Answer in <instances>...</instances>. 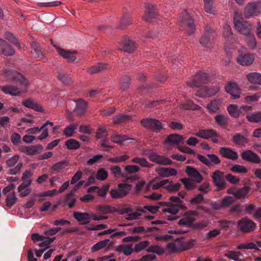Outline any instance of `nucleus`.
Returning a JSON list of instances; mask_svg holds the SVG:
<instances>
[{
	"label": "nucleus",
	"instance_id": "nucleus-27",
	"mask_svg": "<svg viewBox=\"0 0 261 261\" xmlns=\"http://www.w3.org/2000/svg\"><path fill=\"white\" fill-rule=\"evenodd\" d=\"M161 204L166 207L163 209V211L165 213H169L173 215L177 214L179 210L181 209L179 206L180 205H174L170 202H162Z\"/></svg>",
	"mask_w": 261,
	"mask_h": 261
},
{
	"label": "nucleus",
	"instance_id": "nucleus-53",
	"mask_svg": "<svg viewBox=\"0 0 261 261\" xmlns=\"http://www.w3.org/2000/svg\"><path fill=\"white\" fill-rule=\"evenodd\" d=\"M132 162L139 164L143 167H150L152 165L148 162L147 160L143 158L136 157L132 160Z\"/></svg>",
	"mask_w": 261,
	"mask_h": 261
},
{
	"label": "nucleus",
	"instance_id": "nucleus-63",
	"mask_svg": "<svg viewBox=\"0 0 261 261\" xmlns=\"http://www.w3.org/2000/svg\"><path fill=\"white\" fill-rule=\"evenodd\" d=\"M242 254L239 251H230L225 255L228 258L233 259L236 261H241V259L239 258L240 256H242Z\"/></svg>",
	"mask_w": 261,
	"mask_h": 261
},
{
	"label": "nucleus",
	"instance_id": "nucleus-17",
	"mask_svg": "<svg viewBox=\"0 0 261 261\" xmlns=\"http://www.w3.org/2000/svg\"><path fill=\"white\" fill-rule=\"evenodd\" d=\"M15 51L10 44L0 38V54L5 56H12Z\"/></svg>",
	"mask_w": 261,
	"mask_h": 261
},
{
	"label": "nucleus",
	"instance_id": "nucleus-28",
	"mask_svg": "<svg viewBox=\"0 0 261 261\" xmlns=\"http://www.w3.org/2000/svg\"><path fill=\"white\" fill-rule=\"evenodd\" d=\"M75 102L76 106L73 110L74 113L78 116L84 115L87 109V102L82 98L76 100Z\"/></svg>",
	"mask_w": 261,
	"mask_h": 261
},
{
	"label": "nucleus",
	"instance_id": "nucleus-62",
	"mask_svg": "<svg viewBox=\"0 0 261 261\" xmlns=\"http://www.w3.org/2000/svg\"><path fill=\"white\" fill-rule=\"evenodd\" d=\"M13 80L19 81L20 84L26 87L28 85V81L23 77V76L17 72H15L13 74Z\"/></svg>",
	"mask_w": 261,
	"mask_h": 261
},
{
	"label": "nucleus",
	"instance_id": "nucleus-54",
	"mask_svg": "<svg viewBox=\"0 0 261 261\" xmlns=\"http://www.w3.org/2000/svg\"><path fill=\"white\" fill-rule=\"evenodd\" d=\"M108 177V171L104 168H100L99 169L95 175V178L100 181H103L107 179Z\"/></svg>",
	"mask_w": 261,
	"mask_h": 261
},
{
	"label": "nucleus",
	"instance_id": "nucleus-16",
	"mask_svg": "<svg viewBox=\"0 0 261 261\" xmlns=\"http://www.w3.org/2000/svg\"><path fill=\"white\" fill-rule=\"evenodd\" d=\"M57 50L58 54L63 58L67 60L68 62H73L76 59V51H70L61 48L59 47L55 46Z\"/></svg>",
	"mask_w": 261,
	"mask_h": 261
},
{
	"label": "nucleus",
	"instance_id": "nucleus-11",
	"mask_svg": "<svg viewBox=\"0 0 261 261\" xmlns=\"http://www.w3.org/2000/svg\"><path fill=\"white\" fill-rule=\"evenodd\" d=\"M137 47V44L127 36L124 37L119 42V49L126 52L134 53Z\"/></svg>",
	"mask_w": 261,
	"mask_h": 261
},
{
	"label": "nucleus",
	"instance_id": "nucleus-39",
	"mask_svg": "<svg viewBox=\"0 0 261 261\" xmlns=\"http://www.w3.org/2000/svg\"><path fill=\"white\" fill-rule=\"evenodd\" d=\"M67 166V163L66 161H62L56 163L53 165L50 168V170L55 172H60L62 171Z\"/></svg>",
	"mask_w": 261,
	"mask_h": 261
},
{
	"label": "nucleus",
	"instance_id": "nucleus-48",
	"mask_svg": "<svg viewBox=\"0 0 261 261\" xmlns=\"http://www.w3.org/2000/svg\"><path fill=\"white\" fill-rule=\"evenodd\" d=\"M181 187V184L179 183H176L174 184L172 181H169L168 179V182L165 186V189L172 192H175L178 191Z\"/></svg>",
	"mask_w": 261,
	"mask_h": 261
},
{
	"label": "nucleus",
	"instance_id": "nucleus-4",
	"mask_svg": "<svg viewBox=\"0 0 261 261\" xmlns=\"http://www.w3.org/2000/svg\"><path fill=\"white\" fill-rule=\"evenodd\" d=\"M210 81L208 74L201 71H198L192 79L188 81L187 85L191 87H198Z\"/></svg>",
	"mask_w": 261,
	"mask_h": 261
},
{
	"label": "nucleus",
	"instance_id": "nucleus-8",
	"mask_svg": "<svg viewBox=\"0 0 261 261\" xmlns=\"http://www.w3.org/2000/svg\"><path fill=\"white\" fill-rule=\"evenodd\" d=\"M198 215V212L196 211H189L186 212L180 219L178 224L190 228L193 226V223L196 220V217Z\"/></svg>",
	"mask_w": 261,
	"mask_h": 261
},
{
	"label": "nucleus",
	"instance_id": "nucleus-44",
	"mask_svg": "<svg viewBox=\"0 0 261 261\" xmlns=\"http://www.w3.org/2000/svg\"><path fill=\"white\" fill-rule=\"evenodd\" d=\"M168 182V179H163L158 182H154L153 181H151L149 182L148 187L154 190H158L162 187L165 188V185H167Z\"/></svg>",
	"mask_w": 261,
	"mask_h": 261
},
{
	"label": "nucleus",
	"instance_id": "nucleus-46",
	"mask_svg": "<svg viewBox=\"0 0 261 261\" xmlns=\"http://www.w3.org/2000/svg\"><path fill=\"white\" fill-rule=\"evenodd\" d=\"M77 127V124L71 123L66 126L63 132V134L66 137H70L73 136Z\"/></svg>",
	"mask_w": 261,
	"mask_h": 261
},
{
	"label": "nucleus",
	"instance_id": "nucleus-5",
	"mask_svg": "<svg viewBox=\"0 0 261 261\" xmlns=\"http://www.w3.org/2000/svg\"><path fill=\"white\" fill-rule=\"evenodd\" d=\"M132 186L127 184H119L118 189H112L110 191L111 197L115 199L122 198L127 195L132 189Z\"/></svg>",
	"mask_w": 261,
	"mask_h": 261
},
{
	"label": "nucleus",
	"instance_id": "nucleus-50",
	"mask_svg": "<svg viewBox=\"0 0 261 261\" xmlns=\"http://www.w3.org/2000/svg\"><path fill=\"white\" fill-rule=\"evenodd\" d=\"M227 111L230 115L234 118L238 117L241 113L240 109L234 105H230L227 107Z\"/></svg>",
	"mask_w": 261,
	"mask_h": 261
},
{
	"label": "nucleus",
	"instance_id": "nucleus-45",
	"mask_svg": "<svg viewBox=\"0 0 261 261\" xmlns=\"http://www.w3.org/2000/svg\"><path fill=\"white\" fill-rule=\"evenodd\" d=\"M250 188L248 186H245L237 190L235 197L237 199L244 198L249 192Z\"/></svg>",
	"mask_w": 261,
	"mask_h": 261
},
{
	"label": "nucleus",
	"instance_id": "nucleus-31",
	"mask_svg": "<svg viewBox=\"0 0 261 261\" xmlns=\"http://www.w3.org/2000/svg\"><path fill=\"white\" fill-rule=\"evenodd\" d=\"M195 136L199 138L207 139L214 136H216V132L213 129H201L194 134Z\"/></svg>",
	"mask_w": 261,
	"mask_h": 261
},
{
	"label": "nucleus",
	"instance_id": "nucleus-52",
	"mask_svg": "<svg viewBox=\"0 0 261 261\" xmlns=\"http://www.w3.org/2000/svg\"><path fill=\"white\" fill-rule=\"evenodd\" d=\"M130 119L128 115L120 114L113 118V122L114 124H119Z\"/></svg>",
	"mask_w": 261,
	"mask_h": 261
},
{
	"label": "nucleus",
	"instance_id": "nucleus-12",
	"mask_svg": "<svg viewBox=\"0 0 261 261\" xmlns=\"http://www.w3.org/2000/svg\"><path fill=\"white\" fill-rule=\"evenodd\" d=\"M141 125L147 128L155 131H160L163 128L162 123L155 119L146 118L141 121Z\"/></svg>",
	"mask_w": 261,
	"mask_h": 261
},
{
	"label": "nucleus",
	"instance_id": "nucleus-57",
	"mask_svg": "<svg viewBox=\"0 0 261 261\" xmlns=\"http://www.w3.org/2000/svg\"><path fill=\"white\" fill-rule=\"evenodd\" d=\"M147 251L148 252L155 253L161 255L164 253V249L158 245H151L147 249Z\"/></svg>",
	"mask_w": 261,
	"mask_h": 261
},
{
	"label": "nucleus",
	"instance_id": "nucleus-29",
	"mask_svg": "<svg viewBox=\"0 0 261 261\" xmlns=\"http://www.w3.org/2000/svg\"><path fill=\"white\" fill-rule=\"evenodd\" d=\"M73 215L74 218L82 224H87L90 222V216L89 213L74 212Z\"/></svg>",
	"mask_w": 261,
	"mask_h": 261
},
{
	"label": "nucleus",
	"instance_id": "nucleus-35",
	"mask_svg": "<svg viewBox=\"0 0 261 261\" xmlns=\"http://www.w3.org/2000/svg\"><path fill=\"white\" fill-rule=\"evenodd\" d=\"M247 80L252 84L261 85V74L256 73H250L247 75Z\"/></svg>",
	"mask_w": 261,
	"mask_h": 261
},
{
	"label": "nucleus",
	"instance_id": "nucleus-64",
	"mask_svg": "<svg viewBox=\"0 0 261 261\" xmlns=\"http://www.w3.org/2000/svg\"><path fill=\"white\" fill-rule=\"evenodd\" d=\"M32 175V172L30 170H26L22 175V179L23 180V184L27 185H31L32 183V179L31 177Z\"/></svg>",
	"mask_w": 261,
	"mask_h": 261
},
{
	"label": "nucleus",
	"instance_id": "nucleus-30",
	"mask_svg": "<svg viewBox=\"0 0 261 261\" xmlns=\"http://www.w3.org/2000/svg\"><path fill=\"white\" fill-rule=\"evenodd\" d=\"M1 89L4 93L12 96H18L20 93L18 88L11 85L1 86Z\"/></svg>",
	"mask_w": 261,
	"mask_h": 261
},
{
	"label": "nucleus",
	"instance_id": "nucleus-37",
	"mask_svg": "<svg viewBox=\"0 0 261 261\" xmlns=\"http://www.w3.org/2000/svg\"><path fill=\"white\" fill-rule=\"evenodd\" d=\"M129 138L125 135H121L116 133H114L111 137V140L112 142L121 144L124 141L128 140Z\"/></svg>",
	"mask_w": 261,
	"mask_h": 261
},
{
	"label": "nucleus",
	"instance_id": "nucleus-20",
	"mask_svg": "<svg viewBox=\"0 0 261 261\" xmlns=\"http://www.w3.org/2000/svg\"><path fill=\"white\" fill-rule=\"evenodd\" d=\"M185 172L189 177L197 183L200 182L203 179L201 174L195 168L188 166L186 168Z\"/></svg>",
	"mask_w": 261,
	"mask_h": 261
},
{
	"label": "nucleus",
	"instance_id": "nucleus-61",
	"mask_svg": "<svg viewBox=\"0 0 261 261\" xmlns=\"http://www.w3.org/2000/svg\"><path fill=\"white\" fill-rule=\"evenodd\" d=\"M48 124L52 126L54 124V123L51 122L49 121H47L46 122L43 124L40 128H39L38 127L31 128L28 130V132L29 134H35L39 132L41 130L44 129L46 127V126Z\"/></svg>",
	"mask_w": 261,
	"mask_h": 261
},
{
	"label": "nucleus",
	"instance_id": "nucleus-2",
	"mask_svg": "<svg viewBox=\"0 0 261 261\" xmlns=\"http://www.w3.org/2000/svg\"><path fill=\"white\" fill-rule=\"evenodd\" d=\"M234 23L236 29L240 33L246 35L251 32L250 24L248 22L244 20L238 12L234 13Z\"/></svg>",
	"mask_w": 261,
	"mask_h": 261
},
{
	"label": "nucleus",
	"instance_id": "nucleus-6",
	"mask_svg": "<svg viewBox=\"0 0 261 261\" xmlns=\"http://www.w3.org/2000/svg\"><path fill=\"white\" fill-rule=\"evenodd\" d=\"M224 173L222 171L216 170L212 174L213 181L216 187V191H220L227 187V183L225 180Z\"/></svg>",
	"mask_w": 261,
	"mask_h": 261
},
{
	"label": "nucleus",
	"instance_id": "nucleus-9",
	"mask_svg": "<svg viewBox=\"0 0 261 261\" xmlns=\"http://www.w3.org/2000/svg\"><path fill=\"white\" fill-rule=\"evenodd\" d=\"M238 227L241 231L244 233H249L254 230L256 225L251 219L244 218L238 221Z\"/></svg>",
	"mask_w": 261,
	"mask_h": 261
},
{
	"label": "nucleus",
	"instance_id": "nucleus-13",
	"mask_svg": "<svg viewBox=\"0 0 261 261\" xmlns=\"http://www.w3.org/2000/svg\"><path fill=\"white\" fill-rule=\"evenodd\" d=\"M225 91L230 95L231 99H237L240 97L241 90L237 84L233 82H229L225 86Z\"/></svg>",
	"mask_w": 261,
	"mask_h": 261
},
{
	"label": "nucleus",
	"instance_id": "nucleus-21",
	"mask_svg": "<svg viewBox=\"0 0 261 261\" xmlns=\"http://www.w3.org/2000/svg\"><path fill=\"white\" fill-rule=\"evenodd\" d=\"M22 104L25 107L32 109L37 112H43L44 110L41 106L35 100L32 98H28L23 100Z\"/></svg>",
	"mask_w": 261,
	"mask_h": 261
},
{
	"label": "nucleus",
	"instance_id": "nucleus-26",
	"mask_svg": "<svg viewBox=\"0 0 261 261\" xmlns=\"http://www.w3.org/2000/svg\"><path fill=\"white\" fill-rule=\"evenodd\" d=\"M220 153L223 157L230 160H236L238 158V153L229 148H221Z\"/></svg>",
	"mask_w": 261,
	"mask_h": 261
},
{
	"label": "nucleus",
	"instance_id": "nucleus-47",
	"mask_svg": "<svg viewBox=\"0 0 261 261\" xmlns=\"http://www.w3.org/2000/svg\"><path fill=\"white\" fill-rule=\"evenodd\" d=\"M247 119L249 122L257 123L261 122V111L251 113L247 116Z\"/></svg>",
	"mask_w": 261,
	"mask_h": 261
},
{
	"label": "nucleus",
	"instance_id": "nucleus-55",
	"mask_svg": "<svg viewBox=\"0 0 261 261\" xmlns=\"http://www.w3.org/2000/svg\"><path fill=\"white\" fill-rule=\"evenodd\" d=\"M245 36H246V42L248 46L252 49L255 48L256 46V42L254 35L250 32L249 34Z\"/></svg>",
	"mask_w": 261,
	"mask_h": 261
},
{
	"label": "nucleus",
	"instance_id": "nucleus-49",
	"mask_svg": "<svg viewBox=\"0 0 261 261\" xmlns=\"http://www.w3.org/2000/svg\"><path fill=\"white\" fill-rule=\"evenodd\" d=\"M30 185H27L22 183L18 187V191L20 193L21 197H25L28 195L31 192V189L29 188Z\"/></svg>",
	"mask_w": 261,
	"mask_h": 261
},
{
	"label": "nucleus",
	"instance_id": "nucleus-1",
	"mask_svg": "<svg viewBox=\"0 0 261 261\" xmlns=\"http://www.w3.org/2000/svg\"><path fill=\"white\" fill-rule=\"evenodd\" d=\"M178 21L181 30L188 35L194 33L195 30L194 20L187 11H184L180 14Z\"/></svg>",
	"mask_w": 261,
	"mask_h": 261
},
{
	"label": "nucleus",
	"instance_id": "nucleus-22",
	"mask_svg": "<svg viewBox=\"0 0 261 261\" xmlns=\"http://www.w3.org/2000/svg\"><path fill=\"white\" fill-rule=\"evenodd\" d=\"M155 171L160 176L162 177H168L175 176L177 173L176 170L171 167L157 168L155 169Z\"/></svg>",
	"mask_w": 261,
	"mask_h": 261
},
{
	"label": "nucleus",
	"instance_id": "nucleus-38",
	"mask_svg": "<svg viewBox=\"0 0 261 261\" xmlns=\"http://www.w3.org/2000/svg\"><path fill=\"white\" fill-rule=\"evenodd\" d=\"M232 141L236 144L240 146H245L249 141L248 139L240 134L234 135L232 138Z\"/></svg>",
	"mask_w": 261,
	"mask_h": 261
},
{
	"label": "nucleus",
	"instance_id": "nucleus-40",
	"mask_svg": "<svg viewBox=\"0 0 261 261\" xmlns=\"http://www.w3.org/2000/svg\"><path fill=\"white\" fill-rule=\"evenodd\" d=\"M221 103V101L219 99L214 100L207 105V108L210 111L217 113L219 110Z\"/></svg>",
	"mask_w": 261,
	"mask_h": 261
},
{
	"label": "nucleus",
	"instance_id": "nucleus-23",
	"mask_svg": "<svg viewBox=\"0 0 261 261\" xmlns=\"http://www.w3.org/2000/svg\"><path fill=\"white\" fill-rule=\"evenodd\" d=\"M110 68V66L108 64L99 63L89 67L87 69V72L90 74H93L108 70Z\"/></svg>",
	"mask_w": 261,
	"mask_h": 261
},
{
	"label": "nucleus",
	"instance_id": "nucleus-14",
	"mask_svg": "<svg viewBox=\"0 0 261 261\" xmlns=\"http://www.w3.org/2000/svg\"><path fill=\"white\" fill-rule=\"evenodd\" d=\"M148 158L150 161L160 165H169L172 163V161L168 158L154 152L150 153L148 155Z\"/></svg>",
	"mask_w": 261,
	"mask_h": 261
},
{
	"label": "nucleus",
	"instance_id": "nucleus-10",
	"mask_svg": "<svg viewBox=\"0 0 261 261\" xmlns=\"http://www.w3.org/2000/svg\"><path fill=\"white\" fill-rule=\"evenodd\" d=\"M145 11L142 16V19L145 21H151L158 16V12L156 6L150 3L145 4Z\"/></svg>",
	"mask_w": 261,
	"mask_h": 261
},
{
	"label": "nucleus",
	"instance_id": "nucleus-58",
	"mask_svg": "<svg viewBox=\"0 0 261 261\" xmlns=\"http://www.w3.org/2000/svg\"><path fill=\"white\" fill-rule=\"evenodd\" d=\"M132 24V20L129 15L124 16L120 21L119 28L124 29Z\"/></svg>",
	"mask_w": 261,
	"mask_h": 261
},
{
	"label": "nucleus",
	"instance_id": "nucleus-3",
	"mask_svg": "<svg viewBox=\"0 0 261 261\" xmlns=\"http://www.w3.org/2000/svg\"><path fill=\"white\" fill-rule=\"evenodd\" d=\"M216 37L215 31L209 26H206L204 34L199 40V42L203 47L210 48L212 47Z\"/></svg>",
	"mask_w": 261,
	"mask_h": 261
},
{
	"label": "nucleus",
	"instance_id": "nucleus-41",
	"mask_svg": "<svg viewBox=\"0 0 261 261\" xmlns=\"http://www.w3.org/2000/svg\"><path fill=\"white\" fill-rule=\"evenodd\" d=\"M110 242L109 239H106L94 244L91 248V251L94 252L104 248Z\"/></svg>",
	"mask_w": 261,
	"mask_h": 261
},
{
	"label": "nucleus",
	"instance_id": "nucleus-43",
	"mask_svg": "<svg viewBox=\"0 0 261 261\" xmlns=\"http://www.w3.org/2000/svg\"><path fill=\"white\" fill-rule=\"evenodd\" d=\"M201 107L197 105L194 103L192 101H188L179 105L180 109L198 110Z\"/></svg>",
	"mask_w": 261,
	"mask_h": 261
},
{
	"label": "nucleus",
	"instance_id": "nucleus-42",
	"mask_svg": "<svg viewBox=\"0 0 261 261\" xmlns=\"http://www.w3.org/2000/svg\"><path fill=\"white\" fill-rule=\"evenodd\" d=\"M31 46L33 49L31 53L34 58L37 59L38 60L42 59L44 55L41 50V48L39 47H38L35 43H33L31 44Z\"/></svg>",
	"mask_w": 261,
	"mask_h": 261
},
{
	"label": "nucleus",
	"instance_id": "nucleus-34",
	"mask_svg": "<svg viewBox=\"0 0 261 261\" xmlns=\"http://www.w3.org/2000/svg\"><path fill=\"white\" fill-rule=\"evenodd\" d=\"M97 210L100 214H107L117 212V209L111 205H103L98 206Z\"/></svg>",
	"mask_w": 261,
	"mask_h": 261
},
{
	"label": "nucleus",
	"instance_id": "nucleus-56",
	"mask_svg": "<svg viewBox=\"0 0 261 261\" xmlns=\"http://www.w3.org/2000/svg\"><path fill=\"white\" fill-rule=\"evenodd\" d=\"M17 200L15 192H13L8 194L6 199L7 206L11 207L16 202Z\"/></svg>",
	"mask_w": 261,
	"mask_h": 261
},
{
	"label": "nucleus",
	"instance_id": "nucleus-33",
	"mask_svg": "<svg viewBox=\"0 0 261 261\" xmlns=\"http://www.w3.org/2000/svg\"><path fill=\"white\" fill-rule=\"evenodd\" d=\"M132 246V244L130 245L122 244L118 246L116 248V250L118 252H122L124 255L128 256L130 255L134 252Z\"/></svg>",
	"mask_w": 261,
	"mask_h": 261
},
{
	"label": "nucleus",
	"instance_id": "nucleus-24",
	"mask_svg": "<svg viewBox=\"0 0 261 261\" xmlns=\"http://www.w3.org/2000/svg\"><path fill=\"white\" fill-rule=\"evenodd\" d=\"M184 140L185 138L183 136L178 134H173L167 136L165 141V143L170 145H177L179 143H183Z\"/></svg>",
	"mask_w": 261,
	"mask_h": 261
},
{
	"label": "nucleus",
	"instance_id": "nucleus-60",
	"mask_svg": "<svg viewBox=\"0 0 261 261\" xmlns=\"http://www.w3.org/2000/svg\"><path fill=\"white\" fill-rule=\"evenodd\" d=\"M204 3V9L205 11L210 14H213L215 12L214 8L213 6L212 0H203Z\"/></svg>",
	"mask_w": 261,
	"mask_h": 261
},
{
	"label": "nucleus",
	"instance_id": "nucleus-36",
	"mask_svg": "<svg viewBox=\"0 0 261 261\" xmlns=\"http://www.w3.org/2000/svg\"><path fill=\"white\" fill-rule=\"evenodd\" d=\"M6 40H8L11 44L15 45L19 49H21V45L15 36L10 32H6L4 35Z\"/></svg>",
	"mask_w": 261,
	"mask_h": 261
},
{
	"label": "nucleus",
	"instance_id": "nucleus-7",
	"mask_svg": "<svg viewBox=\"0 0 261 261\" xmlns=\"http://www.w3.org/2000/svg\"><path fill=\"white\" fill-rule=\"evenodd\" d=\"M261 13V3L250 2L244 9V15L246 18L257 16Z\"/></svg>",
	"mask_w": 261,
	"mask_h": 261
},
{
	"label": "nucleus",
	"instance_id": "nucleus-32",
	"mask_svg": "<svg viewBox=\"0 0 261 261\" xmlns=\"http://www.w3.org/2000/svg\"><path fill=\"white\" fill-rule=\"evenodd\" d=\"M75 190H71L69 193L67 194L64 199L65 204H67L69 208H72L75 206L76 201L74 197Z\"/></svg>",
	"mask_w": 261,
	"mask_h": 261
},
{
	"label": "nucleus",
	"instance_id": "nucleus-19",
	"mask_svg": "<svg viewBox=\"0 0 261 261\" xmlns=\"http://www.w3.org/2000/svg\"><path fill=\"white\" fill-rule=\"evenodd\" d=\"M241 157L244 160L253 163H259L261 161L259 156L250 150L243 151Z\"/></svg>",
	"mask_w": 261,
	"mask_h": 261
},
{
	"label": "nucleus",
	"instance_id": "nucleus-15",
	"mask_svg": "<svg viewBox=\"0 0 261 261\" xmlns=\"http://www.w3.org/2000/svg\"><path fill=\"white\" fill-rule=\"evenodd\" d=\"M237 60L240 64L243 66H248L253 63L254 58L252 54L239 51Z\"/></svg>",
	"mask_w": 261,
	"mask_h": 261
},
{
	"label": "nucleus",
	"instance_id": "nucleus-18",
	"mask_svg": "<svg viewBox=\"0 0 261 261\" xmlns=\"http://www.w3.org/2000/svg\"><path fill=\"white\" fill-rule=\"evenodd\" d=\"M219 90L220 88L218 87L212 88L204 87L199 90L196 95L199 97H211L215 95Z\"/></svg>",
	"mask_w": 261,
	"mask_h": 261
},
{
	"label": "nucleus",
	"instance_id": "nucleus-51",
	"mask_svg": "<svg viewBox=\"0 0 261 261\" xmlns=\"http://www.w3.org/2000/svg\"><path fill=\"white\" fill-rule=\"evenodd\" d=\"M65 145L68 149H77L80 147L79 142L75 139H70L65 142Z\"/></svg>",
	"mask_w": 261,
	"mask_h": 261
},
{
	"label": "nucleus",
	"instance_id": "nucleus-59",
	"mask_svg": "<svg viewBox=\"0 0 261 261\" xmlns=\"http://www.w3.org/2000/svg\"><path fill=\"white\" fill-rule=\"evenodd\" d=\"M216 122L220 126H226L228 123V117L223 115H218L215 117Z\"/></svg>",
	"mask_w": 261,
	"mask_h": 261
},
{
	"label": "nucleus",
	"instance_id": "nucleus-25",
	"mask_svg": "<svg viewBox=\"0 0 261 261\" xmlns=\"http://www.w3.org/2000/svg\"><path fill=\"white\" fill-rule=\"evenodd\" d=\"M43 149L41 145H32L30 146H22L20 150L28 155H34L40 152Z\"/></svg>",
	"mask_w": 261,
	"mask_h": 261
}]
</instances>
